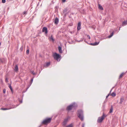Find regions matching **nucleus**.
Returning <instances> with one entry per match:
<instances>
[{
	"label": "nucleus",
	"mask_w": 127,
	"mask_h": 127,
	"mask_svg": "<svg viewBox=\"0 0 127 127\" xmlns=\"http://www.w3.org/2000/svg\"><path fill=\"white\" fill-rule=\"evenodd\" d=\"M77 106L76 104L75 103H73L67 107V110H69L72 109H75Z\"/></svg>",
	"instance_id": "obj_1"
},
{
	"label": "nucleus",
	"mask_w": 127,
	"mask_h": 127,
	"mask_svg": "<svg viewBox=\"0 0 127 127\" xmlns=\"http://www.w3.org/2000/svg\"><path fill=\"white\" fill-rule=\"evenodd\" d=\"M77 115L79 118L82 121L83 120V112L81 110H79L78 112Z\"/></svg>",
	"instance_id": "obj_2"
},
{
	"label": "nucleus",
	"mask_w": 127,
	"mask_h": 127,
	"mask_svg": "<svg viewBox=\"0 0 127 127\" xmlns=\"http://www.w3.org/2000/svg\"><path fill=\"white\" fill-rule=\"evenodd\" d=\"M53 56L55 59L57 61H59L60 60L61 56L59 54H58L56 53H54Z\"/></svg>",
	"instance_id": "obj_3"
},
{
	"label": "nucleus",
	"mask_w": 127,
	"mask_h": 127,
	"mask_svg": "<svg viewBox=\"0 0 127 127\" xmlns=\"http://www.w3.org/2000/svg\"><path fill=\"white\" fill-rule=\"evenodd\" d=\"M52 120V118H46L42 122V123L44 124H46L48 123L51 122Z\"/></svg>",
	"instance_id": "obj_4"
},
{
	"label": "nucleus",
	"mask_w": 127,
	"mask_h": 127,
	"mask_svg": "<svg viewBox=\"0 0 127 127\" xmlns=\"http://www.w3.org/2000/svg\"><path fill=\"white\" fill-rule=\"evenodd\" d=\"M104 115L103 114V116L101 117H99L97 120V122L98 123L101 122L104 119Z\"/></svg>",
	"instance_id": "obj_5"
},
{
	"label": "nucleus",
	"mask_w": 127,
	"mask_h": 127,
	"mask_svg": "<svg viewBox=\"0 0 127 127\" xmlns=\"http://www.w3.org/2000/svg\"><path fill=\"white\" fill-rule=\"evenodd\" d=\"M42 32H45V34H47L48 32L47 28L46 27H43L42 29Z\"/></svg>",
	"instance_id": "obj_6"
},
{
	"label": "nucleus",
	"mask_w": 127,
	"mask_h": 127,
	"mask_svg": "<svg viewBox=\"0 0 127 127\" xmlns=\"http://www.w3.org/2000/svg\"><path fill=\"white\" fill-rule=\"evenodd\" d=\"M16 106H15V105H13V107H11L9 108H1V109L3 110H9L12 108H15Z\"/></svg>",
	"instance_id": "obj_7"
},
{
	"label": "nucleus",
	"mask_w": 127,
	"mask_h": 127,
	"mask_svg": "<svg viewBox=\"0 0 127 127\" xmlns=\"http://www.w3.org/2000/svg\"><path fill=\"white\" fill-rule=\"evenodd\" d=\"M68 120V118H66L65 119L64 121V122L63 123V125L64 126H65L66 124H67V122Z\"/></svg>",
	"instance_id": "obj_8"
},
{
	"label": "nucleus",
	"mask_w": 127,
	"mask_h": 127,
	"mask_svg": "<svg viewBox=\"0 0 127 127\" xmlns=\"http://www.w3.org/2000/svg\"><path fill=\"white\" fill-rule=\"evenodd\" d=\"M81 24L80 22L78 23L77 25V29L78 30H79L81 29Z\"/></svg>",
	"instance_id": "obj_9"
},
{
	"label": "nucleus",
	"mask_w": 127,
	"mask_h": 127,
	"mask_svg": "<svg viewBox=\"0 0 127 127\" xmlns=\"http://www.w3.org/2000/svg\"><path fill=\"white\" fill-rule=\"evenodd\" d=\"M58 49L59 53H62V50L61 47L60 46H59L58 47Z\"/></svg>",
	"instance_id": "obj_10"
},
{
	"label": "nucleus",
	"mask_w": 127,
	"mask_h": 127,
	"mask_svg": "<svg viewBox=\"0 0 127 127\" xmlns=\"http://www.w3.org/2000/svg\"><path fill=\"white\" fill-rule=\"evenodd\" d=\"M99 42H96L94 43H91V44L93 46L99 44Z\"/></svg>",
	"instance_id": "obj_11"
},
{
	"label": "nucleus",
	"mask_w": 127,
	"mask_h": 127,
	"mask_svg": "<svg viewBox=\"0 0 127 127\" xmlns=\"http://www.w3.org/2000/svg\"><path fill=\"white\" fill-rule=\"evenodd\" d=\"M59 22V19L57 18H56L54 21L55 23V24H57Z\"/></svg>",
	"instance_id": "obj_12"
},
{
	"label": "nucleus",
	"mask_w": 127,
	"mask_h": 127,
	"mask_svg": "<svg viewBox=\"0 0 127 127\" xmlns=\"http://www.w3.org/2000/svg\"><path fill=\"white\" fill-rule=\"evenodd\" d=\"M14 70L16 71H17L18 70V67L17 65H16L14 69Z\"/></svg>",
	"instance_id": "obj_13"
},
{
	"label": "nucleus",
	"mask_w": 127,
	"mask_h": 127,
	"mask_svg": "<svg viewBox=\"0 0 127 127\" xmlns=\"http://www.w3.org/2000/svg\"><path fill=\"white\" fill-rule=\"evenodd\" d=\"M124 99V98L123 97H121L120 99V103L121 104H122V102L123 101Z\"/></svg>",
	"instance_id": "obj_14"
},
{
	"label": "nucleus",
	"mask_w": 127,
	"mask_h": 127,
	"mask_svg": "<svg viewBox=\"0 0 127 127\" xmlns=\"http://www.w3.org/2000/svg\"><path fill=\"white\" fill-rule=\"evenodd\" d=\"M50 64V63L49 62H47L46 63V65L44 66L45 67H47L49 66Z\"/></svg>",
	"instance_id": "obj_15"
},
{
	"label": "nucleus",
	"mask_w": 127,
	"mask_h": 127,
	"mask_svg": "<svg viewBox=\"0 0 127 127\" xmlns=\"http://www.w3.org/2000/svg\"><path fill=\"white\" fill-rule=\"evenodd\" d=\"M98 8H99L101 10H103V8L100 5L98 4Z\"/></svg>",
	"instance_id": "obj_16"
},
{
	"label": "nucleus",
	"mask_w": 127,
	"mask_h": 127,
	"mask_svg": "<svg viewBox=\"0 0 127 127\" xmlns=\"http://www.w3.org/2000/svg\"><path fill=\"white\" fill-rule=\"evenodd\" d=\"M49 39L50 41H52L53 42H54V39H53L52 36H51L50 37H49Z\"/></svg>",
	"instance_id": "obj_17"
},
{
	"label": "nucleus",
	"mask_w": 127,
	"mask_h": 127,
	"mask_svg": "<svg viewBox=\"0 0 127 127\" xmlns=\"http://www.w3.org/2000/svg\"><path fill=\"white\" fill-rule=\"evenodd\" d=\"M73 124H71L67 126L66 127H73Z\"/></svg>",
	"instance_id": "obj_18"
},
{
	"label": "nucleus",
	"mask_w": 127,
	"mask_h": 127,
	"mask_svg": "<svg viewBox=\"0 0 127 127\" xmlns=\"http://www.w3.org/2000/svg\"><path fill=\"white\" fill-rule=\"evenodd\" d=\"M127 24V20L126 21H124L123 23V25L125 26Z\"/></svg>",
	"instance_id": "obj_19"
},
{
	"label": "nucleus",
	"mask_w": 127,
	"mask_h": 127,
	"mask_svg": "<svg viewBox=\"0 0 127 127\" xmlns=\"http://www.w3.org/2000/svg\"><path fill=\"white\" fill-rule=\"evenodd\" d=\"M113 34H114V32H112V33H111V34L109 36L108 38H110L113 35Z\"/></svg>",
	"instance_id": "obj_20"
},
{
	"label": "nucleus",
	"mask_w": 127,
	"mask_h": 127,
	"mask_svg": "<svg viewBox=\"0 0 127 127\" xmlns=\"http://www.w3.org/2000/svg\"><path fill=\"white\" fill-rule=\"evenodd\" d=\"M111 95L113 96H116V95L115 93L114 92H113L112 93Z\"/></svg>",
	"instance_id": "obj_21"
},
{
	"label": "nucleus",
	"mask_w": 127,
	"mask_h": 127,
	"mask_svg": "<svg viewBox=\"0 0 127 127\" xmlns=\"http://www.w3.org/2000/svg\"><path fill=\"white\" fill-rule=\"evenodd\" d=\"M125 73H122L120 76H119V78H122V76H123L124 74Z\"/></svg>",
	"instance_id": "obj_22"
},
{
	"label": "nucleus",
	"mask_w": 127,
	"mask_h": 127,
	"mask_svg": "<svg viewBox=\"0 0 127 127\" xmlns=\"http://www.w3.org/2000/svg\"><path fill=\"white\" fill-rule=\"evenodd\" d=\"M112 111H113V108H112V107L111 106V108L109 112L110 113H111L112 112Z\"/></svg>",
	"instance_id": "obj_23"
},
{
	"label": "nucleus",
	"mask_w": 127,
	"mask_h": 127,
	"mask_svg": "<svg viewBox=\"0 0 127 127\" xmlns=\"http://www.w3.org/2000/svg\"><path fill=\"white\" fill-rule=\"evenodd\" d=\"M9 88L10 89L11 91H12V89L11 87V86L10 85L9 86Z\"/></svg>",
	"instance_id": "obj_24"
},
{
	"label": "nucleus",
	"mask_w": 127,
	"mask_h": 127,
	"mask_svg": "<svg viewBox=\"0 0 127 127\" xmlns=\"http://www.w3.org/2000/svg\"><path fill=\"white\" fill-rule=\"evenodd\" d=\"M31 72L32 74L33 75H34L35 74V73L34 72V71H31Z\"/></svg>",
	"instance_id": "obj_25"
},
{
	"label": "nucleus",
	"mask_w": 127,
	"mask_h": 127,
	"mask_svg": "<svg viewBox=\"0 0 127 127\" xmlns=\"http://www.w3.org/2000/svg\"><path fill=\"white\" fill-rule=\"evenodd\" d=\"M5 81L7 83H8V79L7 78H6L5 79Z\"/></svg>",
	"instance_id": "obj_26"
},
{
	"label": "nucleus",
	"mask_w": 127,
	"mask_h": 127,
	"mask_svg": "<svg viewBox=\"0 0 127 127\" xmlns=\"http://www.w3.org/2000/svg\"><path fill=\"white\" fill-rule=\"evenodd\" d=\"M2 2L3 3H4L5 2V0H2Z\"/></svg>",
	"instance_id": "obj_27"
},
{
	"label": "nucleus",
	"mask_w": 127,
	"mask_h": 127,
	"mask_svg": "<svg viewBox=\"0 0 127 127\" xmlns=\"http://www.w3.org/2000/svg\"><path fill=\"white\" fill-rule=\"evenodd\" d=\"M27 13V11H25L23 13V14H26Z\"/></svg>",
	"instance_id": "obj_28"
},
{
	"label": "nucleus",
	"mask_w": 127,
	"mask_h": 127,
	"mask_svg": "<svg viewBox=\"0 0 127 127\" xmlns=\"http://www.w3.org/2000/svg\"><path fill=\"white\" fill-rule=\"evenodd\" d=\"M6 92V90L5 89H4L3 90V92L4 94Z\"/></svg>",
	"instance_id": "obj_29"
},
{
	"label": "nucleus",
	"mask_w": 127,
	"mask_h": 127,
	"mask_svg": "<svg viewBox=\"0 0 127 127\" xmlns=\"http://www.w3.org/2000/svg\"><path fill=\"white\" fill-rule=\"evenodd\" d=\"M33 81V78L32 79H31V82H30V84H31V85L32 84V82Z\"/></svg>",
	"instance_id": "obj_30"
},
{
	"label": "nucleus",
	"mask_w": 127,
	"mask_h": 127,
	"mask_svg": "<svg viewBox=\"0 0 127 127\" xmlns=\"http://www.w3.org/2000/svg\"><path fill=\"white\" fill-rule=\"evenodd\" d=\"M29 50H28L27 51V54H29Z\"/></svg>",
	"instance_id": "obj_31"
},
{
	"label": "nucleus",
	"mask_w": 127,
	"mask_h": 127,
	"mask_svg": "<svg viewBox=\"0 0 127 127\" xmlns=\"http://www.w3.org/2000/svg\"><path fill=\"white\" fill-rule=\"evenodd\" d=\"M87 37H88V38H89V39H90V36L89 35H87Z\"/></svg>",
	"instance_id": "obj_32"
},
{
	"label": "nucleus",
	"mask_w": 127,
	"mask_h": 127,
	"mask_svg": "<svg viewBox=\"0 0 127 127\" xmlns=\"http://www.w3.org/2000/svg\"><path fill=\"white\" fill-rule=\"evenodd\" d=\"M62 1L63 2H64L66 0H62Z\"/></svg>",
	"instance_id": "obj_33"
},
{
	"label": "nucleus",
	"mask_w": 127,
	"mask_h": 127,
	"mask_svg": "<svg viewBox=\"0 0 127 127\" xmlns=\"http://www.w3.org/2000/svg\"><path fill=\"white\" fill-rule=\"evenodd\" d=\"M85 126V124H82V127H84Z\"/></svg>",
	"instance_id": "obj_34"
},
{
	"label": "nucleus",
	"mask_w": 127,
	"mask_h": 127,
	"mask_svg": "<svg viewBox=\"0 0 127 127\" xmlns=\"http://www.w3.org/2000/svg\"><path fill=\"white\" fill-rule=\"evenodd\" d=\"M109 95V94H108L106 96V98H107Z\"/></svg>",
	"instance_id": "obj_35"
},
{
	"label": "nucleus",
	"mask_w": 127,
	"mask_h": 127,
	"mask_svg": "<svg viewBox=\"0 0 127 127\" xmlns=\"http://www.w3.org/2000/svg\"><path fill=\"white\" fill-rule=\"evenodd\" d=\"M20 102L21 103H22V101H20Z\"/></svg>",
	"instance_id": "obj_36"
},
{
	"label": "nucleus",
	"mask_w": 127,
	"mask_h": 127,
	"mask_svg": "<svg viewBox=\"0 0 127 127\" xmlns=\"http://www.w3.org/2000/svg\"><path fill=\"white\" fill-rule=\"evenodd\" d=\"M120 28H119V30H120Z\"/></svg>",
	"instance_id": "obj_37"
}]
</instances>
